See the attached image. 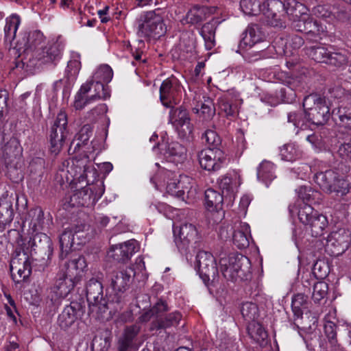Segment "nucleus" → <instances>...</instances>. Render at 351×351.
Wrapping results in <instances>:
<instances>
[{
    "label": "nucleus",
    "mask_w": 351,
    "mask_h": 351,
    "mask_svg": "<svg viewBox=\"0 0 351 351\" xmlns=\"http://www.w3.org/2000/svg\"><path fill=\"white\" fill-rule=\"evenodd\" d=\"M86 298L91 313L102 314L109 310L114 315L120 311L125 303L121 295L110 294L108 302L104 298L102 284L95 278L90 279L86 285Z\"/></svg>",
    "instance_id": "nucleus-1"
},
{
    "label": "nucleus",
    "mask_w": 351,
    "mask_h": 351,
    "mask_svg": "<svg viewBox=\"0 0 351 351\" xmlns=\"http://www.w3.org/2000/svg\"><path fill=\"white\" fill-rule=\"evenodd\" d=\"M289 212L291 217L298 216L300 222L311 232L313 237L322 235L328 225L326 217L319 213L309 204L297 202L289 205Z\"/></svg>",
    "instance_id": "nucleus-2"
},
{
    "label": "nucleus",
    "mask_w": 351,
    "mask_h": 351,
    "mask_svg": "<svg viewBox=\"0 0 351 351\" xmlns=\"http://www.w3.org/2000/svg\"><path fill=\"white\" fill-rule=\"evenodd\" d=\"M138 34L143 37H160L166 32L160 8L141 13L136 19Z\"/></svg>",
    "instance_id": "nucleus-3"
},
{
    "label": "nucleus",
    "mask_w": 351,
    "mask_h": 351,
    "mask_svg": "<svg viewBox=\"0 0 351 351\" xmlns=\"http://www.w3.org/2000/svg\"><path fill=\"white\" fill-rule=\"evenodd\" d=\"M266 38L265 34L262 28L256 24H251L247 26L245 32L243 34V38L240 42L239 47L243 49L249 47V51L247 52L245 57L249 61H256L266 56L264 52L267 47V43L263 44L261 49H253V47L257 43H264Z\"/></svg>",
    "instance_id": "nucleus-4"
},
{
    "label": "nucleus",
    "mask_w": 351,
    "mask_h": 351,
    "mask_svg": "<svg viewBox=\"0 0 351 351\" xmlns=\"http://www.w3.org/2000/svg\"><path fill=\"white\" fill-rule=\"evenodd\" d=\"M302 105L309 123L322 125L329 119L330 109L324 97L311 94L304 97Z\"/></svg>",
    "instance_id": "nucleus-5"
},
{
    "label": "nucleus",
    "mask_w": 351,
    "mask_h": 351,
    "mask_svg": "<svg viewBox=\"0 0 351 351\" xmlns=\"http://www.w3.org/2000/svg\"><path fill=\"white\" fill-rule=\"evenodd\" d=\"M109 97L110 94L104 84L92 78L82 85L75 95L73 106L76 110H82L94 101L100 99H106Z\"/></svg>",
    "instance_id": "nucleus-6"
},
{
    "label": "nucleus",
    "mask_w": 351,
    "mask_h": 351,
    "mask_svg": "<svg viewBox=\"0 0 351 351\" xmlns=\"http://www.w3.org/2000/svg\"><path fill=\"white\" fill-rule=\"evenodd\" d=\"M68 134L67 114L64 110H60L51 123L48 133L49 151L51 154L56 156L60 152Z\"/></svg>",
    "instance_id": "nucleus-7"
},
{
    "label": "nucleus",
    "mask_w": 351,
    "mask_h": 351,
    "mask_svg": "<svg viewBox=\"0 0 351 351\" xmlns=\"http://www.w3.org/2000/svg\"><path fill=\"white\" fill-rule=\"evenodd\" d=\"M315 181L322 190L328 193H335L336 197H343L350 191L349 182L331 169L317 173Z\"/></svg>",
    "instance_id": "nucleus-8"
},
{
    "label": "nucleus",
    "mask_w": 351,
    "mask_h": 351,
    "mask_svg": "<svg viewBox=\"0 0 351 351\" xmlns=\"http://www.w3.org/2000/svg\"><path fill=\"white\" fill-rule=\"evenodd\" d=\"M195 259V268L205 284L217 279L218 269L216 261L210 252L199 251Z\"/></svg>",
    "instance_id": "nucleus-9"
},
{
    "label": "nucleus",
    "mask_w": 351,
    "mask_h": 351,
    "mask_svg": "<svg viewBox=\"0 0 351 351\" xmlns=\"http://www.w3.org/2000/svg\"><path fill=\"white\" fill-rule=\"evenodd\" d=\"M172 105L169 112V123L179 132L182 137H186L193 132V125L186 109L182 106L175 107Z\"/></svg>",
    "instance_id": "nucleus-10"
},
{
    "label": "nucleus",
    "mask_w": 351,
    "mask_h": 351,
    "mask_svg": "<svg viewBox=\"0 0 351 351\" xmlns=\"http://www.w3.org/2000/svg\"><path fill=\"white\" fill-rule=\"evenodd\" d=\"M64 47V42L59 36L49 41L45 47L36 49L34 56L40 64L55 63L61 58Z\"/></svg>",
    "instance_id": "nucleus-11"
},
{
    "label": "nucleus",
    "mask_w": 351,
    "mask_h": 351,
    "mask_svg": "<svg viewBox=\"0 0 351 351\" xmlns=\"http://www.w3.org/2000/svg\"><path fill=\"white\" fill-rule=\"evenodd\" d=\"M199 164L208 171L219 170L225 162L226 156L221 149H204L197 153Z\"/></svg>",
    "instance_id": "nucleus-12"
},
{
    "label": "nucleus",
    "mask_w": 351,
    "mask_h": 351,
    "mask_svg": "<svg viewBox=\"0 0 351 351\" xmlns=\"http://www.w3.org/2000/svg\"><path fill=\"white\" fill-rule=\"evenodd\" d=\"M135 276L134 270L132 267L120 268L113 271L110 275V287L113 294L121 295L124 300V292L129 289Z\"/></svg>",
    "instance_id": "nucleus-13"
},
{
    "label": "nucleus",
    "mask_w": 351,
    "mask_h": 351,
    "mask_svg": "<svg viewBox=\"0 0 351 351\" xmlns=\"http://www.w3.org/2000/svg\"><path fill=\"white\" fill-rule=\"evenodd\" d=\"M174 242L181 252H185L190 244L197 242L198 232L196 227L192 223H184L179 228H173Z\"/></svg>",
    "instance_id": "nucleus-14"
},
{
    "label": "nucleus",
    "mask_w": 351,
    "mask_h": 351,
    "mask_svg": "<svg viewBox=\"0 0 351 351\" xmlns=\"http://www.w3.org/2000/svg\"><path fill=\"white\" fill-rule=\"evenodd\" d=\"M259 10L272 26L280 25V17L285 16V13H290V10H285V2L280 0H267L260 5Z\"/></svg>",
    "instance_id": "nucleus-15"
},
{
    "label": "nucleus",
    "mask_w": 351,
    "mask_h": 351,
    "mask_svg": "<svg viewBox=\"0 0 351 351\" xmlns=\"http://www.w3.org/2000/svg\"><path fill=\"white\" fill-rule=\"evenodd\" d=\"M180 90V84L176 77H171L164 80L160 87V99L162 105L165 107L176 105Z\"/></svg>",
    "instance_id": "nucleus-16"
},
{
    "label": "nucleus",
    "mask_w": 351,
    "mask_h": 351,
    "mask_svg": "<svg viewBox=\"0 0 351 351\" xmlns=\"http://www.w3.org/2000/svg\"><path fill=\"white\" fill-rule=\"evenodd\" d=\"M87 267L86 261L83 256H78L71 260L66 261L60 266L59 273L61 276L71 278V280L77 282L85 269Z\"/></svg>",
    "instance_id": "nucleus-17"
},
{
    "label": "nucleus",
    "mask_w": 351,
    "mask_h": 351,
    "mask_svg": "<svg viewBox=\"0 0 351 351\" xmlns=\"http://www.w3.org/2000/svg\"><path fill=\"white\" fill-rule=\"evenodd\" d=\"M51 217L49 213L45 215L44 211L40 207L31 209L28 213L26 221L29 223L28 232L34 233L45 230L49 227L51 223Z\"/></svg>",
    "instance_id": "nucleus-18"
},
{
    "label": "nucleus",
    "mask_w": 351,
    "mask_h": 351,
    "mask_svg": "<svg viewBox=\"0 0 351 351\" xmlns=\"http://www.w3.org/2000/svg\"><path fill=\"white\" fill-rule=\"evenodd\" d=\"M13 258L10 262V271L13 280L17 282L25 280L32 272L31 263L26 253Z\"/></svg>",
    "instance_id": "nucleus-19"
},
{
    "label": "nucleus",
    "mask_w": 351,
    "mask_h": 351,
    "mask_svg": "<svg viewBox=\"0 0 351 351\" xmlns=\"http://www.w3.org/2000/svg\"><path fill=\"white\" fill-rule=\"evenodd\" d=\"M83 313L82 304L78 302H71L66 306L58 318V324L63 330L69 328Z\"/></svg>",
    "instance_id": "nucleus-20"
},
{
    "label": "nucleus",
    "mask_w": 351,
    "mask_h": 351,
    "mask_svg": "<svg viewBox=\"0 0 351 351\" xmlns=\"http://www.w3.org/2000/svg\"><path fill=\"white\" fill-rule=\"evenodd\" d=\"M100 196L101 195L97 197L90 188L85 186L75 191V193L71 195L69 203L73 207H90L96 204Z\"/></svg>",
    "instance_id": "nucleus-21"
},
{
    "label": "nucleus",
    "mask_w": 351,
    "mask_h": 351,
    "mask_svg": "<svg viewBox=\"0 0 351 351\" xmlns=\"http://www.w3.org/2000/svg\"><path fill=\"white\" fill-rule=\"evenodd\" d=\"M138 250V242L132 239L112 247L110 256L118 262H125L130 259Z\"/></svg>",
    "instance_id": "nucleus-22"
},
{
    "label": "nucleus",
    "mask_w": 351,
    "mask_h": 351,
    "mask_svg": "<svg viewBox=\"0 0 351 351\" xmlns=\"http://www.w3.org/2000/svg\"><path fill=\"white\" fill-rule=\"evenodd\" d=\"M78 162L73 160L64 162L62 167L57 173V178L60 177L62 182H72L75 179L80 178L84 172V166H81Z\"/></svg>",
    "instance_id": "nucleus-23"
},
{
    "label": "nucleus",
    "mask_w": 351,
    "mask_h": 351,
    "mask_svg": "<svg viewBox=\"0 0 351 351\" xmlns=\"http://www.w3.org/2000/svg\"><path fill=\"white\" fill-rule=\"evenodd\" d=\"M229 265L238 274L241 280H246L250 277V261L247 257L241 254H232L227 257Z\"/></svg>",
    "instance_id": "nucleus-24"
},
{
    "label": "nucleus",
    "mask_w": 351,
    "mask_h": 351,
    "mask_svg": "<svg viewBox=\"0 0 351 351\" xmlns=\"http://www.w3.org/2000/svg\"><path fill=\"white\" fill-rule=\"evenodd\" d=\"M232 241L239 249H245L250 245V228L245 222H236L233 227Z\"/></svg>",
    "instance_id": "nucleus-25"
},
{
    "label": "nucleus",
    "mask_w": 351,
    "mask_h": 351,
    "mask_svg": "<svg viewBox=\"0 0 351 351\" xmlns=\"http://www.w3.org/2000/svg\"><path fill=\"white\" fill-rule=\"evenodd\" d=\"M28 243L27 249L39 252H49L51 250L52 243L49 237L41 231L34 233L27 232Z\"/></svg>",
    "instance_id": "nucleus-26"
},
{
    "label": "nucleus",
    "mask_w": 351,
    "mask_h": 351,
    "mask_svg": "<svg viewBox=\"0 0 351 351\" xmlns=\"http://www.w3.org/2000/svg\"><path fill=\"white\" fill-rule=\"evenodd\" d=\"M167 192L172 196L184 199L185 193H190V178L188 176H180V179H173L167 182Z\"/></svg>",
    "instance_id": "nucleus-27"
},
{
    "label": "nucleus",
    "mask_w": 351,
    "mask_h": 351,
    "mask_svg": "<svg viewBox=\"0 0 351 351\" xmlns=\"http://www.w3.org/2000/svg\"><path fill=\"white\" fill-rule=\"evenodd\" d=\"M77 282L71 278L62 277L60 273L57 274V280L54 286L51 288V300H58L66 297L74 288Z\"/></svg>",
    "instance_id": "nucleus-28"
},
{
    "label": "nucleus",
    "mask_w": 351,
    "mask_h": 351,
    "mask_svg": "<svg viewBox=\"0 0 351 351\" xmlns=\"http://www.w3.org/2000/svg\"><path fill=\"white\" fill-rule=\"evenodd\" d=\"M14 200L12 196L8 195L0 198V228L4 229L14 219Z\"/></svg>",
    "instance_id": "nucleus-29"
},
{
    "label": "nucleus",
    "mask_w": 351,
    "mask_h": 351,
    "mask_svg": "<svg viewBox=\"0 0 351 351\" xmlns=\"http://www.w3.org/2000/svg\"><path fill=\"white\" fill-rule=\"evenodd\" d=\"M139 331L140 326L136 324L126 326L118 341L119 351H128L132 348Z\"/></svg>",
    "instance_id": "nucleus-30"
},
{
    "label": "nucleus",
    "mask_w": 351,
    "mask_h": 351,
    "mask_svg": "<svg viewBox=\"0 0 351 351\" xmlns=\"http://www.w3.org/2000/svg\"><path fill=\"white\" fill-rule=\"evenodd\" d=\"M218 184L225 197H228L230 201L234 198L240 183L236 175L226 174L219 179Z\"/></svg>",
    "instance_id": "nucleus-31"
},
{
    "label": "nucleus",
    "mask_w": 351,
    "mask_h": 351,
    "mask_svg": "<svg viewBox=\"0 0 351 351\" xmlns=\"http://www.w3.org/2000/svg\"><path fill=\"white\" fill-rule=\"evenodd\" d=\"M20 23L21 18L16 14H13L5 19L4 42L9 47H12V42L16 38V32Z\"/></svg>",
    "instance_id": "nucleus-32"
},
{
    "label": "nucleus",
    "mask_w": 351,
    "mask_h": 351,
    "mask_svg": "<svg viewBox=\"0 0 351 351\" xmlns=\"http://www.w3.org/2000/svg\"><path fill=\"white\" fill-rule=\"evenodd\" d=\"M219 23L218 20L212 19L204 24L200 29V35L204 38L208 50L212 49L215 46V31Z\"/></svg>",
    "instance_id": "nucleus-33"
},
{
    "label": "nucleus",
    "mask_w": 351,
    "mask_h": 351,
    "mask_svg": "<svg viewBox=\"0 0 351 351\" xmlns=\"http://www.w3.org/2000/svg\"><path fill=\"white\" fill-rule=\"evenodd\" d=\"M181 319L182 315L177 311L165 314L164 317L152 322L151 329L159 330L176 327L179 324Z\"/></svg>",
    "instance_id": "nucleus-34"
},
{
    "label": "nucleus",
    "mask_w": 351,
    "mask_h": 351,
    "mask_svg": "<svg viewBox=\"0 0 351 351\" xmlns=\"http://www.w3.org/2000/svg\"><path fill=\"white\" fill-rule=\"evenodd\" d=\"M225 195L212 189H208L205 191V204L206 208L213 211H219L222 210L223 197Z\"/></svg>",
    "instance_id": "nucleus-35"
},
{
    "label": "nucleus",
    "mask_w": 351,
    "mask_h": 351,
    "mask_svg": "<svg viewBox=\"0 0 351 351\" xmlns=\"http://www.w3.org/2000/svg\"><path fill=\"white\" fill-rule=\"evenodd\" d=\"M257 178L267 186L276 178L274 165L267 160L263 161L257 169Z\"/></svg>",
    "instance_id": "nucleus-36"
},
{
    "label": "nucleus",
    "mask_w": 351,
    "mask_h": 351,
    "mask_svg": "<svg viewBox=\"0 0 351 351\" xmlns=\"http://www.w3.org/2000/svg\"><path fill=\"white\" fill-rule=\"evenodd\" d=\"M208 9L204 6L194 5L186 13V23L190 25H197L206 19Z\"/></svg>",
    "instance_id": "nucleus-37"
},
{
    "label": "nucleus",
    "mask_w": 351,
    "mask_h": 351,
    "mask_svg": "<svg viewBox=\"0 0 351 351\" xmlns=\"http://www.w3.org/2000/svg\"><path fill=\"white\" fill-rule=\"evenodd\" d=\"M74 243V233L72 230L66 229L60 236V247L61 259L65 258Z\"/></svg>",
    "instance_id": "nucleus-38"
},
{
    "label": "nucleus",
    "mask_w": 351,
    "mask_h": 351,
    "mask_svg": "<svg viewBox=\"0 0 351 351\" xmlns=\"http://www.w3.org/2000/svg\"><path fill=\"white\" fill-rule=\"evenodd\" d=\"M193 112L198 114L199 117H202L204 121L211 120L215 114V108L213 100L207 97L201 103L200 108L197 106L193 109Z\"/></svg>",
    "instance_id": "nucleus-39"
},
{
    "label": "nucleus",
    "mask_w": 351,
    "mask_h": 351,
    "mask_svg": "<svg viewBox=\"0 0 351 351\" xmlns=\"http://www.w3.org/2000/svg\"><path fill=\"white\" fill-rule=\"evenodd\" d=\"M297 193L300 199L302 200V202L306 201V204H319L321 200V193L311 186H302L299 187Z\"/></svg>",
    "instance_id": "nucleus-40"
},
{
    "label": "nucleus",
    "mask_w": 351,
    "mask_h": 351,
    "mask_svg": "<svg viewBox=\"0 0 351 351\" xmlns=\"http://www.w3.org/2000/svg\"><path fill=\"white\" fill-rule=\"evenodd\" d=\"M308 296L304 293H297L292 298L291 308L295 317L301 318L304 310L308 308Z\"/></svg>",
    "instance_id": "nucleus-41"
},
{
    "label": "nucleus",
    "mask_w": 351,
    "mask_h": 351,
    "mask_svg": "<svg viewBox=\"0 0 351 351\" xmlns=\"http://www.w3.org/2000/svg\"><path fill=\"white\" fill-rule=\"evenodd\" d=\"M347 242L340 232H334L328 236L326 245L328 249L334 247L336 251L332 252L339 254L344 251V247L347 246Z\"/></svg>",
    "instance_id": "nucleus-42"
},
{
    "label": "nucleus",
    "mask_w": 351,
    "mask_h": 351,
    "mask_svg": "<svg viewBox=\"0 0 351 351\" xmlns=\"http://www.w3.org/2000/svg\"><path fill=\"white\" fill-rule=\"evenodd\" d=\"M326 64L340 67L346 64L348 62L347 53L342 49H329Z\"/></svg>",
    "instance_id": "nucleus-43"
},
{
    "label": "nucleus",
    "mask_w": 351,
    "mask_h": 351,
    "mask_svg": "<svg viewBox=\"0 0 351 351\" xmlns=\"http://www.w3.org/2000/svg\"><path fill=\"white\" fill-rule=\"evenodd\" d=\"M337 328V326L334 322L328 321L324 324V333L332 348V351H343L340 348V345L338 343Z\"/></svg>",
    "instance_id": "nucleus-44"
},
{
    "label": "nucleus",
    "mask_w": 351,
    "mask_h": 351,
    "mask_svg": "<svg viewBox=\"0 0 351 351\" xmlns=\"http://www.w3.org/2000/svg\"><path fill=\"white\" fill-rule=\"evenodd\" d=\"M241 313L243 317L247 322H254L259 317V310L257 304L252 302L242 303Z\"/></svg>",
    "instance_id": "nucleus-45"
},
{
    "label": "nucleus",
    "mask_w": 351,
    "mask_h": 351,
    "mask_svg": "<svg viewBox=\"0 0 351 351\" xmlns=\"http://www.w3.org/2000/svg\"><path fill=\"white\" fill-rule=\"evenodd\" d=\"M288 121L292 123L295 128L304 130L307 128L308 122L307 117H306L305 110L303 111H292L287 115Z\"/></svg>",
    "instance_id": "nucleus-46"
},
{
    "label": "nucleus",
    "mask_w": 351,
    "mask_h": 351,
    "mask_svg": "<svg viewBox=\"0 0 351 351\" xmlns=\"http://www.w3.org/2000/svg\"><path fill=\"white\" fill-rule=\"evenodd\" d=\"M329 49L322 46H313L307 49L308 56L315 62L326 64Z\"/></svg>",
    "instance_id": "nucleus-47"
},
{
    "label": "nucleus",
    "mask_w": 351,
    "mask_h": 351,
    "mask_svg": "<svg viewBox=\"0 0 351 351\" xmlns=\"http://www.w3.org/2000/svg\"><path fill=\"white\" fill-rule=\"evenodd\" d=\"M331 22H346L350 19V13L346 6L341 4L332 5Z\"/></svg>",
    "instance_id": "nucleus-48"
},
{
    "label": "nucleus",
    "mask_w": 351,
    "mask_h": 351,
    "mask_svg": "<svg viewBox=\"0 0 351 351\" xmlns=\"http://www.w3.org/2000/svg\"><path fill=\"white\" fill-rule=\"evenodd\" d=\"M113 77V71L108 64L101 65L98 67L93 75V78L97 81L104 83H108Z\"/></svg>",
    "instance_id": "nucleus-49"
},
{
    "label": "nucleus",
    "mask_w": 351,
    "mask_h": 351,
    "mask_svg": "<svg viewBox=\"0 0 351 351\" xmlns=\"http://www.w3.org/2000/svg\"><path fill=\"white\" fill-rule=\"evenodd\" d=\"M280 154L282 160L293 161L299 158L300 152L295 144L288 143L280 148Z\"/></svg>",
    "instance_id": "nucleus-50"
},
{
    "label": "nucleus",
    "mask_w": 351,
    "mask_h": 351,
    "mask_svg": "<svg viewBox=\"0 0 351 351\" xmlns=\"http://www.w3.org/2000/svg\"><path fill=\"white\" fill-rule=\"evenodd\" d=\"M328 286L324 281H319L314 284L312 300L315 303H319L328 294Z\"/></svg>",
    "instance_id": "nucleus-51"
},
{
    "label": "nucleus",
    "mask_w": 351,
    "mask_h": 351,
    "mask_svg": "<svg viewBox=\"0 0 351 351\" xmlns=\"http://www.w3.org/2000/svg\"><path fill=\"white\" fill-rule=\"evenodd\" d=\"M220 270L225 278L228 280L236 281L239 278L238 274L233 271L232 267L229 265L227 257H221L219 261Z\"/></svg>",
    "instance_id": "nucleus-52"
},
{
    "label": "nucleus",
    "mask_w": 351,
    "mask_h": 351,
    "mask_svg": "<svg viewBox=\"0 0 351 351\" xmlns=\"http://www.w3.org/2000/svg\"><path fill=\"white\" fill-rule=\"evenodd\" d=\"M186 152L184 147L176 141L168 143L165 147V155L167 157L182 158Z\"/></svg>",
    "instance_id": "nucleus-53"
},
{
    "label": "nucleus",
    "mask_w": 351,
    "mask_h": 351,
    "mask_svg": "<svg viewBox=\"0 0 351 351\" xmlns=\"http://www.w3.org/2000/svg\"><path fill=\"white\" fill-rule=\"evenodd\" d=\"M202 138L205 139L206 143L209 145L208 149H220L221 138L213 130H207L204 133Z\"/></svg>",
    "instance_id": "nucleus-54"
},
{
    "label": "nucleus",
    "mask_w": 351,
    "mask_h": 351,
    "mask_svg": "<svg viewBox=\"0 0 351 351\" xmlns=\"http://www.w3.org/2000/svg\"><path fill=\"white\" fill-rule=\"evenodd\" d=\"M45 40L43 34L39 30H35L28 34L27 40L25 43L27 49H36Z\"/></svg>",
    "instance_id": "nucleus-55"
},
{
    "label": "nucleus",
    "mask_w": 351,
    "mask_h": 351,
    "mask_svg": "<svg viewBox=\"0 0 351 351\" xmlns=\"http://www.w3.org/2000/svg\"><path fill=\"white\" fill-rule=\"evenodd\" d=\"M260 5L256 3V0H240L241 10L247 15H256L260 11Z\"/></svg>",
    "instance_id": "nucleus-56"
},
{
    "label": "nucleus",
    "mask_w": 351,
    "mask_h": 351,
    "mask_svg": "<svg viewBox=\"0 0 351 351\" xmlns=\"http://www.w3.org/2000/svg\"><path fill=\"white\" fill-rule=\"evenodd\" d=\"M91 346L93 351H108L110 341L108 337L97 335L93 338Z\"/></svg>",
    "instance_id": "nucleus-57"
},
{
    "label": "nucleus",
    "mask_w": 351,
    "mask_h": 351,
    "mask_svg": "<svg viewBox=\"0 0 351 351\" xmlns=\"http://www.w3.org/2000/svg\"><path fill=\"white\" fill-rule=\"evenodd\" d=\"M332 5H318L313 8V13L319 18L331 22Z\"/></svg>",
    "instance_id": "nucleus-58"
},
{
    "label": "nucleus",
    "mask_w": 351,
    "mask_h": 351,
    "mask_svg": "<svg viewBox=\"0 0 351 351\" xmlns=\"http://www.w3.org/2000/svg\"><path fill=\"white\" fill-rule=\"evenodd\" d=\"M154 317L158 320L165 315V313L169 310L166 301L159 299L151 308Z\"/></svg>",
    "instance_id": "nucleus-59"
},
{
    "label": "nucleus",
    "mask_w": 351,
    "mask_h": 351,
    "mask_svg": "<svg viewBox=\"0 0 351 351\" xmlns=\"http://www.w3.org/2000/svg\"><path fill=\"white\" fill-rule=\"evenodd\" d=\"M328 272V266L324 261L318 260L315 263L313 267V273L317 278H324Z\"/></svg>",
    "instance_id": "nucleus-60"
},
{
    "label": "nucleus",
    "mask_w": 351,
    "mask_h": 351,
    "mask_svg": "<svg viewBox=\"0 0 351 351\" xmlns=\"http://www.w3.org/2000/svg\"><path fill=\"white\" fill-rule=\"evenodd\" d=\"M219 109L225 113L227 117L235 116L237 110V106L232 105L227 99H221L219 104Z\"/></svg>",
    "instance_id": "nucleus-61"
},
{
    "label": "nucleus",
    "mask_w": 351,
    "mask_h": 351,
    "mask_svg": "<svg viewBox=\"0 0 351 351\" xmlns=\"http://www.w3.org/2000/svg\"><path fill=\"white\" fill-rule=\"evenodd\" d=\"M338 154L346 162H351V140L339 145Z\"/></svg>",
    "instance_id": "nucleus-62"
},
{
    "label": "nucleus",
    "mask_w": 351,
    "mask_h": 351,
    "mask_svg": "<svg viewBox=\"0 0 351 351\" xmlns=\"http://www.w3.org/2000/svg\"><path fill=\"white\" fill-rule=\"evenodd\" d=\"M301 25H303L304 28L298 29L300 32H304L306 34H311L318 31L317 22L311 19L305 21H299L297 27H300Z\"/></svg>",
    "instance_id": "nucleus-63"
},
{
    "label": "nucleus",
    "mask_w": 351,
    "mask_h": 351,
    "mask_svg": "<svg viewBox=\"0 0 351 351\" xmlns=\"http://www.w3.org/2000/svg\"><path fill=\"white\" fill-rule=\"evenodd\" d=\"M279 93L282 101L287 103L292 102L296 97V94L291 86L281 88Z\"/></svg>",
    "instance_id": "nucleus-64"
}]
</instances>
